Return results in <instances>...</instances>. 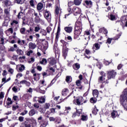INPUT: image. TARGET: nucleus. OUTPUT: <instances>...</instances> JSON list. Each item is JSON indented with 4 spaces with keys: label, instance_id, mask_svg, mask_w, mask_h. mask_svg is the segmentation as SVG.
Returning a JSON list of instances; mask_svg holds the SVG:
<instances>
[{
    "label": "nucleus",
    "instance_id": "nucleus-1",
    "mask_svg": "<svg viewBox=\"0 0 127 127\" xmlns=\"http://www.w3.org/2000/svg\"><path fill=\"white\" fill-rule=\"evenodd\" d=\"M82 32V22L79 20H77L74 25V39H78L80 34Z\"/></svg>",
    "mask_w": 127,
    "mask_h": 127
},
{
    "label": "nucleus",
    "instance_id": "nucleus-2",
    "mask_svg": "<svg viewBox=\"0 0 127 127\" xmlns=\"http://www.w3.org/2000/svg\"><path fill=\"white\" fill-rule=\"evenodd\" d=\"M88 102V98H84L83 96H78L73 100V103L77 106H82Z\"/></svg>",
    "mask_w": 127,
    "mask_h": 127
},
{
    "label": "nucleus",
    "instance_id": "nucleus-3",
    "mask_svg": "<svg viewBox=\"0 0 127 127\" xmlns=\"http://www.w3.org/2000/svg\"><path fill=\"white\" fill-rule=\"evenodd\" d=\"M60 42L63 44V57H64V59H66V57L68 56V52L69 51V48H67L68 43L64 40H61Z\"/></svg>",
    "mask_w": 127,
    "mask_h": 127
},
{
    "label": "nucleus",
    "instance_id": "nucleus-4",
    "mask_svg": "<svg viewBox=\"0 0 127 127\" xmlns=\"http://www.w3.org/2000/svg\"><path fill=\"white\" fill-rule=\"evenodd\" d=\"M100 74L101 75L98 78L99 83H102V84H105V85H108L109 84V79H106V77H107V73L103 71L100 72Z\"/></svg>",
    "mask_w": 127,
    "mask_h": 127
},
{
    "label": "nucleus",
    "instance_id": "nucleus-5",
    "mask_svg": "<svg viewBox=\"0 0 127 127\" xmlns=\"http://www.w3.org/2000/svg\"><path fill=\"white\" fill-rule=\"evenodd\" d=\"M8 51H10L11 52H13L14 51H16L17 54L20 56L23 55V51L22 50L19 49V48L17 47V45L14 44L13 47H11L8 50Z\"/></svg>",
    "mask_w": 127,
    "mask_h": 127
},
{
    "label": "nucleus",
    "instance_id": "nucleus-6",
    "mask_svg": "<svg viewBox=\"0 0 127 127\" xmlns=\"http://www.w3.org/2000/svg\"><path fill=\"white\" fill-rule=\"evenodd\" d=\"M106 75H107L108 80H111V79H115L116 76L117 75V72L114 69L108 70L106 72Z\"/></svg>",
    "mask_w": 127,
    "mask_h": 127
},
{
    "label": "nucleus",
    "instance_id": "nucleus-7",
    "mask_svg": "<svg viewBox=\"0 0 127 127\" xmlns=\"http://www.w3.org/2000/svg\"><path fill=\"white\" fill-rule=\"evenodd\" d=\"M24 123V127H31V124H33L35 120L33 118H26Z\"/></svg>",
    "mask_w": 127,
    "mask_h": 127
},
{
    "label": "nucleus",
    "instance_id": "nucleus-8",
    "mask_svg": "<svg viewBox=\"0 0 127 127\" xmlns=\"http://www.w3.org/2000/svg\"><path fill=\"white\" fill-rule=\"evenodd\" d=\"M121 35H122L121 34H118L114 38H108L107 40L106 43H108V44H111L112 43V40H119Z\"/></svg>",
    "mask_w": 127,
    "mask_h": 127
},
{
    "label": "nucleus",
    "instance_id": "nucleus-9",
    "mask_svg": "<svg viewBox=\"0 0 127 127\" xmlns=\"http://www.w3.org/2000/svg\"><path fill=\"white\" fill-rule=\"evenodd\" d=\"M83 5L86 8H91L93 6V2L91 0H84L83 1Z\"/></svg>",
    "mask_w": 127,
    "mask_h": 127
},
{
    "label": "nucleus",
    "instance_id": "nucleus-10",
    "mask_svg": "<svg viewBox=\"0 0 127 127\" xmlns=\"http://www.w3.org/2000/svg\"><path fill=\"white\" fill-rule=\"evenodd\" d=\"M34 15L35 17L34 18V22L36 23V24L40 23V22H43V20L42 19L39 17L38 15V13H36V12H34Z\"/></svg>",
    "mask_w": 127,
    "mask_h": 127
},
{
    "label": "nucleus",
    "instance_id": "nucleus-11",
    "mask_svg": "<svg viewBox=\"0 0 127 127\" xmlns=\"http://www.w3.org/2000/svg\"><path fill=\"white\" fill-rule=\"evenodd\" d=\"M82 113H83V109H76V112L72 114V118H74L76 117H80V115H82Z\"/></svg>",
    "mask_w": 127,
    "mask_h": 127
},
{
    "label": "nucleus",
    "instance_id": "nucleus-12",
    "mask_svg": "<svg viewBox=\"0 0 127 127\" xmlns=\"http://www.w3.org/2000/svg\"><path fill=\"white\" fill-rule=\"evenodd\" d=\"M72 11L74 15L77 16V14H80V13H81V9L78 7L74 6L72 8Z\"/></svg>",
    "mask_w": 127,
    "mask_h": 127
},
{
    "label": "nucleus",
    "instance_id": "nucleus-13",
    "mask_svg": "<svg viewBox=\"0 0 127 127\" xmlns=\"http://www.w3.org/2000/svg\"><path fill=\"white\" fill-rule=\"evenodd\" d=\"M101 48V45L98 43H95L93 45L92 47V50L93 51V52H96L97 50H99V49Z\"/></svg>",
    "mask_w": 127,
    "mask_h": 127
},
{
    "label": "nucleus",
    "instance_id": "nucleus-14",
    "mask_svg": "<svg viewBox=\"0 0 127 127\" xmlns=\"http://www.w3.org/2000/svg\"><path fill=\"white\" fill-rule=\"evenodd\" d=\"M48 61L51 66H53L57 63L56 60L53 58H49Z\"/></svg>",
    "mask_w": 127,
    "mask_h": 127
},
{
    "label": "nucleus",
    "instance_id": "nucleus-15",
    "mask_svg": "<svg viewBox=\"0 0 127 127\" xmlns=\"http://www.w3.org/2000/svg\"><path fill=\"white\" fill-rule=\"evenodd\" d=\"M61 31V29L60 28V25H58V29H57L56 38H55V42H58V39H59V34L60 33Z\"/></svg>",
    "mask_w": 127,
    "mask_h": 127
},
{
    "label": "nucleus",
    "instance_id": "nucleus-16",
    "mask_svg": "<svg viewBox=\"0 0 127 127\" xmlns=\"http://www.w3.org/2000/svg\"><path fill=\"white\" fill-rule=\"evenodd\" d=\"M64 30L66 33H72L73 31V27L72 26H66L64 27Z\"/></svg>",
    "mask_w": 127,
    "mask_h": 127
},
{
    "label": "nucleus",
    "instance_id": "nucleus-17",
    "mask_svg": "<svg viewBox=\"0 0 127 127\" xmlns=\"http://www.w3.org/2000/svg\"><path fill=\"white\" fill-rule=\"evenodd\" d=\"M58 75L59 74H57L56 77H55L51 81L50 84L48 85L47 88H50V87H51V86H52L53 84H54V83L57 81V79L59 78V76Z\"/></svg>",
    "mask_w": 127,
    "mask_h": 127
},
{
    "label": "nucleus",
    "instance_id": "nucleus-18",
    "mask_svg": "<svg viewBox=\"0 0 127 127\" xmlns=\"http://www.w3.org/2000/svg\"><path fill=\"white\" fill-rule=\"evenodd\" d=\"M39 123L41 125V127H46L47 125H48V122L44 120L39 121Z\"/></svg>",
    "mask_w": 127,
    "mask_h": 127
},
{
    "label": "nucleus",
    "instance_id": "nucleus-19",
    "mask_svg": "<svg viewBox=\"0 0 127 127\" xmlns=\"http://www.w3.org/2000/svg\"><path fill=\"white\" fill-rule=\"evenodd\" d=\"M75 84L77 87H78L77 88L79 90H82L83 89V86L81 85V80H77L75 82Z\"/></svg>",
    "mask_w": 127,
    "mask_h": 127
},
{
    "label": "nucleus",
    "instance_id": "nucleus-20",
    "mask_svg": "<svg viewBox=\"0 0 127 127\" xmlns=\"http://www.w3.org/2000/svg\"><path fill=\"white\" fill-rule=\"evenodd\" d=\"M97 97H91L90 98L89 100V102L91 104H92L94 105V104H96L97 103V101H98V99H97Z\"/></svg>",
    "mask_w": 127,
    "mask_h": 127
},
{
    "label": "nucleus",
    "instance_id": "nucleus-21",
    "mask_svg": "<svg viewBox=\"0 0 127 127\" xmlns=\"http://www.w3.org/2000/svg\"><path fill=\"white\" fill-rule=\"evenodd\" d=\"M29 49H32L33 50L36 48V45L35 43H33L32 42H30L29 43Z\"/></svg>",
    "mask_w": 127,
    "mask_h": 127
},
{
    "label": "nucleus",
    "instance_id": "nucleus-22",
    "mask_svg": "<svg viewBox=\"0 0 127 127\" xmlns=\"http://www.w3.org/2000/svg\"><path fill=\"white\" fill-rule=\"evenodd\" d=\"M92 95L93 97L98 98L99 97V91L97 89H94L92 91Z\"/></svg>",
    "mask_w": 127,
    "mask_h": 127
},
{
    "label": "nucleus",
    "instance_id": "nucleus-23",
    "mask_svg": "<svg viewBox=\"0 0 127 127\" xmlns=\"http://www.w3.org/2000/svg\"><path fill=\"white\" fill-rule=\"evenodd\" d=\"M72 67L74 70H79V69H80V64H79V63H75L73 64Z\"/></svg>",
    "mask_w": 127,
    "mask_h": 127
},
{
    "label": "nucleus",
    "instance_id": "nucleus-24",
    "mask_svg": "<svg viewBox=\"0 0 127 127\" xmlns=\"http://www.w3.org/2000/svg\"><path fill=\"white\" fill-rule=\"evenodd\" d=\"M56 109L57 108H51L50 109V111L47 112V114H48V115H50L51 114H55V113H56Z\"/></svg>",
    "mask_w": 127,
    "mask_h": 127
},
{
    "label": "nucleus",
    "instance_id": "nucleus-25",
    "mask_svg": "<svg viewBox=\"0 0 127 127\" xmlns=\"http://www.w3.org/2000/svg\"><path fill=\"white\" fill-rule=\"evenodd\" d=\"M68 93H69V90L68 88H64L62 91V96H67V94H68Z\"/></svg>",
    "mask_w": 127,
    "mask_h": 127
},
{
    "label": "nucleus",
    "instance_id": "nucleus-26",
    "mask_svg": "<svg viewBox=\"0 0 127 127\" xmlns=\"http://www.w3.org/2000/svg\"><path fill=\"white\" fill-rule=\"evenodd\" d=\"M50 15H51L50 12L49 11H47V9H46V11L44 13V17L45 18H48Z\"/></svg>",
    "mask_w": 127,
    "mask_h": 127
},
{
    "label": "nucleus",
    "instance_id": "nucleus-27",
    "mask_svg": "<svg viewBox=\"0 0 127 127\" xmlns=\"http://www.w3.org/2000/svg\"><path fill=\"white\" fill-rule=\"evenodd\" d=\"M98 112H99V109H97V107L95 105L94 108L92 109V113L93 115L96 116L98 114Z\"/></svg>",
    "mask_w": 127,
    "mask_h": 127
},
{
    "label": "nucleus",
    "instance_id": "nucleus-28",
    "mask_svg": "<svg viewBox=\"0 0 127 127\" xmlns=\"http://www.w3.org/2000/svg\"><path fill=\"white\" fill-rule=\"evenodd\" d=\"M68 13V14H66L64 15V18H67V16H69V15H70V14H71L72 13V8L70 7H68V8L67 9Z\"/></svg>",
    "mask_w": 127,
    "mask_h": 127
},
{
    "label": "nucleus",
    "instance_id": "nucleus-29",
    "mask_svg": "<svg viewBox=\"0 0 127 127\" xmlns=\"http://www.w3.org/2000/svg\"><path fill=\"white\" fill-rule=\"evenodd\" d=\"M3 3L5 6H10V5H11V1L9 0H4Z\"/></svg>",
    "mask_w": 127,
    "mask_h": 127
},
{
    "label": "nucleus",
    "instance_id": "nucleus-30",
    "mask_svg": "<svg viewBox=\"0 0 127 127\" xmlns=\"http://www.w3.org/2000/svg\"><path fill=\"white\" fill-rule=\"evenodd\" d=\"M42 8H43V4L42 2L38 3L37 6V10H41Z\"/></svg>",
    "mask_w": 127,
    "mask_h": 127
},
{
    "label": "nucleus",
    "instance_id": "nucleus-31",
    "mask_svg": "<svg viewBox=\"0 0 127 127\" xmlns=\"http://www.w3.org/2000/svg\"><path fill=\"white\" fill-rule=\"evenodd\" d=\"M65 81L68 84L72 82V77L71 76L67 75L65 77Z\"/></svg>",
    "mask_w": 127,
    "mask_h": 127
},
{
    "label": "nucleus",
    "instance_id": "nucleus-32",
    "mask_svg": "<svg viewBox=\"0 0 127 127\" xmlns=\"http://www.w3.org/2000/svg\"><path fill=\"white\" fill-rule=\"evenodd\" d=\"M36 114V112H35V110L34 109H31L29 112V116L30 117H32L33 116H34Z\"/></svg>",
    "mask_w": 127,
    "mask_h": 127
},
{
    "label": "nucleus",
    "instance_id": "nucleus-33",
    "mask_svg": "<svg viewBox=\"0 0 127 127\" xmlns=\"http://www.w3.org/2000/svg\"><path fill=\"white\" fill-rule=\"evenodd\" d=\"M117 114H118V112L113 110V112L111 113V117L112 119H115V118H117Z\"/></svg>",
    "mask_w": 127,
    "mask_h": 127
},
{
    "label": "nucleus",
    "instance_id": "nucleus-34",
    "mask_svg": "<svg viewBox=\"0 0 127 127\" xmlns=\"http://www.w3.org/2000/svg\"><path fill=\"white\" fill-rule=\"evenodd\" d=\"M121 23H123L125 21H127V15L122 16L121 18Z\"/></svg>",
    "mask_w": 127,
    "mask_h": 127
},
{
    "label": "nucleus",
    "instance_id": "nucleus-35",
    "mask_svg": "<svg viewBox=\"0 0 127 127\" xmlns=\"http://www.w3.org/2000/svg\"><path fill=\"white\" fill-rule=\"evenodd\" d=\"M40 64L42 65H46L47 64V60L45 58H43L41 61H40Z\"/></svg>",
    "mask_w": 127,
    "mask_h": 127
},
{
    "label": "nucleus",
    "instance_id": "nucleus-36",
    "mask_svg": "<svg viewBox=\"0 0 127 127\" xmlns=\"http://www.w3.org/2000/svg\"><path fill=\"white\" fill-rule=\"evenodd\" d=\"M75 5H80L82 2V0H74Z\"/></svg>",
    "mask_w": 127,
    "mask_h": 127
},
{
    "label": "nucleus",
    "instance_id": "nucleus-37",
    "mask_svg": "<svg viewBox=\"0 0 127 127\" xmlns=\"http://www.w3.org/2000/svg\"><path fill=\"white\" fill-rule=\"evenodd\" d=\"M71 95H72V92H71L69 95H68L66 97H65L64 99H61L60 100V102H58V104H61V103H62V102H64V101H65V100H67V99L68 98H69L70 97V96H71Z\"/></svg>",
    "mask_w": 127,
    "mask_h": 127
},
{
    "label": "nucleus",
    "instance_id": "nucleus-38",
    "mask_svg": "<svg viewBox=\"0 0 127 127\" xmlns=\"http://www.w3.org/2000/svg\"><path fill=\"white\" fill-rule=\"evenodd\" d=\"M109 19L112 21H115L117 19L116 18V16L115 15H113V14H111L110 17H109Z\"/></svg>",
    "mask_w": 127,
    "mask_h": 127
},
{
    "label": "nucleus",
    "instance_id": "nucleus-39",
    "mask_svg": "<svg viewBox=\"0 0 127 127\" xmlns=\"http://www.w3.org/2000/svg\"><path fill=\"white\" fill-rule=\"evenodd\" d=\"M7 101L8 102H6L7 106H9V105H11L12 104V100L9 97H8L7 99Z\"/></svg>",
    "mask_w": 127,
    "mask_h": 127
},
{
    "label": "nucleus",
    "instance_id": "nucleus-40",
    "mask_svg": "<svg viewBox=\"0 0 127 127\" xmlns=\"http://www.w3.org/2000/svg\"><path fill=\"white\" fill-rule=\"evenodd\" d=\"M10 10L7 8H5L4 9V13L6 15H7L8 16L10 15V13L9 12Z\"/></svg>",
    "mask_w": 127,
    "mask_h": 127
},
{
    "label": "nucleus",
    "instance_id": "nucleus-41",
    "mask_svg": "<svg viewBox=\"0 0 127 127\" xmlns=\"http://www.w3.org/2000/svg\"><path fill=\"white\" fill-rule=\"evenodd\" d=\"M81 120L85 122L88 120V116L85 115H82L81 118Z\"/></svg>",
    "mask_w": 127,
    "mask_h": 127
},
{
    "label": "nucleus",
    "instance_id": "nucleus-42",
    "mask_svg": "<svg viewBox=\"0 0 127 127\" xmlns=\"http://www.w3.org/2000/svg\"><path fill=\"white\" fill-rule=\"evenodd\" d=\"M64 40H65V41L68 40L69 42H71L72 40V37H71V36H67V37H65Z\"/></svg>",
    "mask_w": 127,
    "mask_h": 127
},
{
    "label": "nucleus",
    "instance_id": "nucleus-43",
    "mask_svg": "<svg viewBox=\"0 0 127 127\" xmlns=\"http://www.w3.org/2000/svg\"><path fill=\"white\" fill-rule=\"evenodd\" d=\"M40 34H42V35H44V36H46V35H47V32L44 29H42L40 31Z\"/></svg>",
    "mask_w": 127,
    "mask_h": 127
},
{
    "label": "nucleus",
    "instance_id": "nucleus-44",
    "mask_svg": "<svg viewBox=\"0 0 127 127\" xmlns=\"http://www.w3.org/2000/svg\"><path fill=\"white\" fill-rule=\"evenodd\" d=\"M39 104H44L45 103V98L44 97H41L40 100H38Z\"/></svg>",
    "mask_w": 127,
    "mask_h": 127
},
{
    "label": "nucleus",
    "instance_id": "nucleus-45",
    "mask_svg": "<svg viewBox=\"0 0 127 127\" xmlns=\"http://www.w3.org/2000/svg\"><path fill=\"white\" fill-rule=\"evenodd\" d=\"M20 67L19 68V72H22L24 69H25V66H24V65L21 64L20 65Z\"/></svg>",
    "mask_w": 127,
    "mask_h": 127
},
{
    "label": "nucleus",
    "instance_id": "nucleus-46",
    "mask_svg": "<svg viewBox=\"0 0 127 127\" xmlns=\"http://www.w3.org/2000/svg\"><path fill=\"white\" fill-rule=\"evenodd\" d=\"M18 4H22V3H24V1L25 0H15Z\"/></svg>",
    "mask_w": 127,
    "mask_h": 127
},
{
    "label": "nucleus",
    "instance_id": "nucleus-47",
    "mask_svg": "<svg viewBox=\"0 0 127 127\" xmlns=\"http://www.w3.org/2000/svg\"><path fill=\"white\" fill-rule=\"evenodd\" d=\"M122 99L126 101V100H127V92H125L124 94L122 96Z\"/></svg>",
    "mask_w": 127,
    "mask_h": 127
},
{
    "label": "nucleus",
    "instance_id": "nucleus-48",
    "mask_svg": "<svg viewBox=\"0 0 127 127\" xmlns=\"http://www.w3.org/2000/svg\"><path fill=\"white\" fill-rule=\"evenodd\" d=\"M44 108L45 109L48 110V109H49V108H50V103H45L44 105Z\"/></svg>",
    "mask_w": 127,
    "mask_h": 127
},
{
    "label": "nucleus",
    "instance_id": "nucleus-49",
    "mask_svg": "<svg viewBox=\"0 0 127 127\" xmlns=\"http://www.w3.org/2000/svg\"><path fill=\"white\" fill-rule=\"evenodd\" d=\"M59 11H60L59 7L58 6H56L55 13L57 15H58V14H59Z\"/></svg>",
    "mask_w": 127,
    "mask_h": 127
},
{
    "label": "nucleus",
    "instance_id": "nucleus-50",
    "mask_svg": "<svg viewBox=\"0 0 127 127\" xmlns=\"http://www.w3.org/2000/svg\"><path fill=\"white\" fill-rule=\"evenodd\" d=\"M71 111V107H65V110L64 111L65 114H69V111Z\"/></svg>",
    "mask_w": 127,
    "mask_h": 127
},
{
    "label": "nucleus",
    "instance_id": "nucleus-51",
    "mask_svg": "<svg viewBox=\"0 0 127 127\" xmlns=\"http://www.w3.org/2000/svg\"><path fill=\"white\" fill-rule=\"evenodd\" d=\"M74 4H75L74 1H70L68 3V7H71V6H72V5H74Z\"/></svg>",
    "mask_w": 127,
    "mask_h": 127
},
{
    "label": "nucleus",
    "instance_id": "nucleus-52",
    "mask_svg": "<svg viewBox=\"0 0 127 127\" xmlns=\"http://www.w3.org/2000/svg\"><path fill=\"white\" fill-rule=\"evenodd\" d=\"M121 25H122V27H127V20L125 21V22L121 23Z\"/></svg>",
    "mask_w": 127,
    "mask_h": 127
},
{
    "label": "nucleus",
    "instance_id": "nucleus-53",
    "mask_svg": "<svg viewBox=\"0 0 127 127\" xmlns=\"http://www.w3.org/2000/svg\"><path fill=\"white\" fill-rule=\"evenodd\" d=\"M20 32L21 34H24L25 33V28L23 27L20 29Z\"/></svg>",
    "mask_w": 127,
    "mask_h": 127
},
{
    "label": "nucleus",
    "instance_id": "nucleus-54",
    "mask_svg": "<svg viewBox=\"0 0 127 127\" xmlns=\"http://www.w3.org/2000/svg\"><path fill=\"white\" fill-rule=\"evenodd\" d=\"M23 15H24V14L22 13V12H20L17 15L18 18L20 19V18H21V16H23Z\"/></svg>",
    "mask_w": 127,
    "mask_h": 127
},
{
    "label": "nucleus",
    "instance_id": "nucleus-55",
    "mask_svg": "<svg viewBox=\"0 0 127 127\" xmlns=\"http://www.w3.org/2000/svg\"><path fill=\"white\" fill-rule=\"evenodd\" d=\"M22 24H27V19L25 18H22Z\"/></svg>",
    "mask_w": 127,
    "mask_h": 127
},
{
    "label": "nucleus",
    "instance_id": "nucleus-56",
    "mask_svg": "<svg viewBox=\"0 0 127 127\" xmlns=\"http://www.w3.org/2000/svg\"><path fill=\"white\" fill-rule=\"evenodd\" d=\"M89 90H90V88H89L88 90L85 93H84V94L83 95V98H86L87 97V96H88V95H89Z\"/></svg>",
    "mask_w": 127,
    "mask_h": 127
},
{
    "label": "nucleus",
    "instance_id": "nucleus-57",
    "mask_svg": "<svg viewBox=\"0 0 127 127\" xmlns=\"http://www.w3.org/2000/svg\"><path fill=\"white\" fill-rule=\"evenodd\" d=\"M18 108H19V106H18V105H16V106L14 105H13L12 107V111H16V110H17Z\"/></svg>",
    "mask_w": 127,
    "mask_h": 127
},
{
    "label": "nucleus",
    "instance_id": "nucleus-58",
    "mask_svg": "<svg viewBox=\"0 0 127 127\" xmlns=\"http://www.w3.org/2000/svg\"><path fill=\"white\" fill-rule=\"evenodd\" d=\"M4 121H5V118H2L0 119V127H2V124L1 123L4 122Z\"/></svg>",
    "mask_w": 127,
    "mask_h": 127
},
{
    "label": "nucleus",
    "instance_id": "nucleus-59",
    "mask_svg": "<svg viewBox=\"0 0 127 127\" xmlns=\"http://www.w3.org/2000/svg\"><path fill=\"white\" fill-rule=\"evenodd\" d=\"M46 30L47 33H50V32L51 31V30H52V29L51 28V27L49 26L47 27Z\"/></svg>",
    "mask_w": 127,
    "mask_h": 127
},
{
    "label": "nucleus",
    "instance_id": "nucleus-60",
    "mask_svg": "<svg viewBox=\"0 0 127 127\" xmlns=\"http://www.w3.org/2000/svg\"><path fill=\"white\" fill-rule=\"evenodd\" d=\"M4 98V93L3 92L0 93V100Z\"/></svg>",
    "mask_w": 127,
    "mask_h": 127
},
{
    "label": "nucleus",
    "instance_id": "nucleus-61",
    "mask_svg": "<svg viewBox=\"0 0 127 127\" xmlns=\"http://www.w3.org/2000/svg\"><path fill=\"white\" fill-rule=\"evenodd\" d=\"M4 17V15H3V12H0V19H3Z\"/></svg>",
    "mask_w": 127,
    "mask_h": 127
},
{
    "label": "nucleus",
    "instance_id": "nucleus-62",
    "mask_svg": "<svg viewBox=\"0 0 127 127\" xmlns=\"http://www.w3.org/2000/svg\"><path fill=\"white\" fill-rule=\"evenodd\" d=\"M124 66V65L122 64H119L118 66H117V69L118 70H121Z\"/></svg>",
    "mask_w": 127,
    "mask_h": 127
},
{
    "label": "nucleus",
    "instance_id": "nucleus-63",
    "mask_svg": "<svg viewBox=\"0 0 127 127\" xmlns=\"http://www.w3.org/2000/svg\"><path fill=\"white\" fill-rule=\"evenodd\" d=\"M29 3H30L31 6H32L33 7V6H34V0H30Z\"/></svg>",
    "mask_w": 127,
    "mask_h": 127
},
{
    "label": "nucleus",
    "instance_id": "nucleus-64",
    "mask_svg": "<svg viewBox=\"0 0 127 127\" xmlns=\"http://www.w3.org/2000/svg\"><path fill=\"white\" fill-rule=\"evenodd\" d=\"M27 113H28V111H27V110H25L24 112L21 113L20 115L21 116H25Z\"/></svg>",
    "mask_w": 127,
    "mask_h": 127
}]
</instances>
